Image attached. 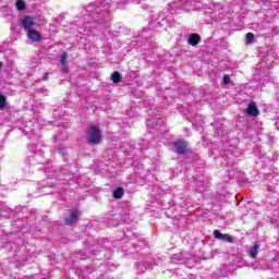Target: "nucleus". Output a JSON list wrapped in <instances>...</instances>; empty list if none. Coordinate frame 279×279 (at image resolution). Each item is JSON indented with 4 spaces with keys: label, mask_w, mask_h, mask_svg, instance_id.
Listing matches in <instances>:
<instances>
[{
    "label": "nucleus",
    "mask_w": 279,
    "mask_h": 279,
    "mask_svg": "<svg viewBox=\"0 0 279 279\" xmlns=\"http://www.w3.org/2000/svg\"><path fill=\"white\" fill-rule=\"evenodd\" d=\"M88 143H90V145H99V143H101V130H99V126L92 125L89 128Z\"/></svg>",
    "instance_id": "f257e3e1"
},
{
    "label": "nucleus",
    "mask_w": 279,
    "mask_h": 279,
    "mask_svg": "<svg viewBox=\"0 0 279 279\" xmlns=\"http://www.w3.org/2000/svg\"><path fill=\"white\" fill-rule=\"evenodd\" d=\"M82 217V211L77 209H72L69 211V215L64 218L65 226H75L77 223V219Z\"/></svg>",
    "instance_id": "f03ea898"
},
{
    "label": "nucleus",
    "mask_w": 279,
    "mask_h": 279,
    "mask_svg": "<svg viewBox=\"0 0 279 279\" xmlns=\"http://www.w3.org/2000/svg\"><path fill=\"white\" fill-rule=\"evenodd\" d=\"M173 146L180 156H186V154H189V142L177 140L174 141Z\"/></svg>",
    "instance_id": "7ed1b4c3"
},
{
    "label": "nucleus",
    "mask_w": 279,
    "mask_h": 279,
    "mask_svg": "<svg viewBox=\"0 0 279 279\" xmlns=\"http://www.w3.org/2000/svg\"><path fill=\"white\" fill-rule=\"evenodd\" d=\"M21 25L27 33V32H29V29H34L33 27H34V25H36V19H34V16H32V15H25L21 20Z\"/></svg>",
    "instance_id": "20e7f679"
},
{
    "label": "nucleus",
    "mask_w": 279,
    "mask_h": 279,
    "mask_svg": "<svg viewBox=\"0 0 279 279\" xmlns=\"http://www.w3.org/2000/svg\"><path fill=\"white\" fill-rule=\"evenodd\" d=\"M26 36L33 43H43V34L36 31V28H32L28 32H26Z\"/></svg>",
    "instance_id": "39448f33"
},
{
    "label": "nucleus",
    "mask_w": 279,
    "mask_h": 279,
    "mask_svg": "<svg viewBox=\"0 0 279 279\" xmlns=\"http://www.w3.org/2000/svg\"><path fill=\"white\" fill-rule=\"evenodd\" d=\"M246 113L248 114V117H258V114H260V110H258V106H256V102L252 101L248 105Z\"/></svg>",
    "instance_id": "423d86ee"
},
{
    "label": "nucleus",
    "mask_w": 279,
    "mask_h": 279,
    "mask_svg": "<svg viewBox=\"0 0 279 279\" xmlns=\"http://www.w3.org/2000/svg\"><path fill=\"white\" fill-rule=\"evenodd\" d=\"M61 69L63 73H69V53L68 52H63L61 54Z\"/></svg>",
    "instance_id": "0eeeda50"
},
{
    "label": "nucleus",
    "mask_w": 279,
    "mask_h": 279,
    "mask_svg": "<svg viewBox=\"0 0 279 279\" xmlns=\"http://www.w3.org/2000/svg\"><path fill=\"white\" fill-rule=\"evenodd\" d=\"M202 43V36L199 34H191L187 44L191 45V47H197Z\"/></svg>",
    "instance_id": "6e6552de"
},
{
    "label": "nucleus",
    "mask_w": 279,
    "mask_h": 279,
    "mask_svg": "<svg viewBox=\"0 0 279 279\" xmlns=\"http://www.w3.org/2000/svg\"><path fill=\"white\" fill-rule=\"evenodd\" d=\"M123 195H125V190H123V187H117L113 190L112 198L113 199H122Z\"/></svg>",
    "instance_id": "1a4fd4ad"
},
{
    "label": "nucleus",
    "mask_w": 279,
    "mask_h": 279,
    "mask_svg": "<svg viewBox=\"0 0 279 279\" xmlns=\"http://www.w3.org/2000/svg\"><path fill=\"white\" fill-rule=\"evenodd\" d=\"M258 252H260V244L255 243L253 247H251L248 254L251 258H256Z\"/></svg>",
    "instance_id": "9d476101"
},
{
    "label": "nucleus",
    "mask_w": 279,
    "mask_h": 279,
    "mask_svg": "<svg viewBox=\"0 0 279 279\" xmlns=\"http://www.w3.org/2000/svg\"><path fill=\"white\" fill-rule=\"evenodd\" d=\"M122 80L121 73L119 72H113L111 74V82H113V84H119Z\"/></svg>",
    "instance_id": "9b49d317"
},
{
    "label": "nucleus",
    "mask_w": 279,
    "mask_h": 279,
    "mask_svg": "<svg viewBox=\"0 0 279 279\" xmlns=\"http://www.w3.org/2000/svg\"><path fill=\"white\" fill-rule=\"evenodd\" d=\"M15 7L19 12H23V10L26 8L25 1L16 0Z\"/></svg>",
    "instance_id": "f8f14e48"
},
{
    "label": "nucleus",
    "mask_w": 279,
    "mask_h": 279,
    "mask_svg": "<svg viewBox=\"0 0 279 279\" xmlns=\"http://www.w3.org/2000/svg\"><path fill=\"white\" fill-rule=\"evenodd\" d=\"M8 106V100L5 98V95L0 94V110H3Z\"/></svg>",
    "instance_id": "ddd939ff"
},
{
    "label": "nucleus",
    "mask_w": 279,
    "mask_h": 279,
    "mask_svg": "<svg viewBox=\"0 0 279 279\" xmlns=\"http://www.w3.org/2000/svg\"><path fill=\"white\" fill-rule=\"evenodd\" d=\"M254 33H247L245 36V43L246 45H252V43H254Z\"/></svg>",
    "instance_id": "4468645a"
},
{
    "label": "nucleus",
    "mask_w": 279,
    "mask_h": 279,
    "mask_svg": "<svg viewBox=\"0 0 279 279\" xmlns=\"http://www.w3.org/2000/svg\"><path fill=\"white\" fill-rule=\"evenodd\" d=\"M223 84L230 85L232 84V78H230V76L228 74L223 75L222 78Z\"/></svg>",
    "instance_id": "2eb2a0df"
},
{
    "label": "nucleus",
    "mask_w": 279,
    "mask_h": 279,
    "mask_svg": "<svg viewBox=\"0 0 279 279\" xmlns=\"http://www.w3.org/2000/svg\"><path fill=\"white\" fill-rule=\"evenodd\" d=\"M214 236L216 239H223L226 236V234L221 233L219 230H215L214 231Z\"/></svg>",
    "instance_id": "dca6fc26"
},
{
    "label": "nucleus",
    "mask_w": 279,
    "mask_h": 279,
    "mask_svg": "<svg viewBox=\"0 0 279 279\" xmlns=\"http://www.w3.org/2000/svg\"><path fill=\"white\" fill-rule=\"evenodd\" d=\"M225 241L228 243H234V238H232L230 234H225Z\"/></svg>",
    "instance_id": "f3484780"
},
{
    "label": "nucleus",
    "mask_w": 279,
    "mask_h": 279,
    "mask_svg": "<svg viewBox=\"0 0 279 279\" xmlns=\"http://www.w3.org/2000/svg\"><path fill=\"white\" fill-rule=\"evenodd\" d=\"M44 82H49V73H46L44 78H43Z\"/></svg>",
    "instance_id": "a211bd4d"
},
{
    "label": "nucleus",
    "mask_w": 279,
    "mask_h": 279,
    "mask_svg": "<svg viewBox=\"0 0 279 279\" xmlns=\"http://www.w3.org/2000/svg\"><path fill=\"white\" fill-rule=\"evenodd\" d=\"M3 69V62L0 61V71Z\"/></svg>",
    "instance_id": "6ab92c4d"
}]
</instances>
